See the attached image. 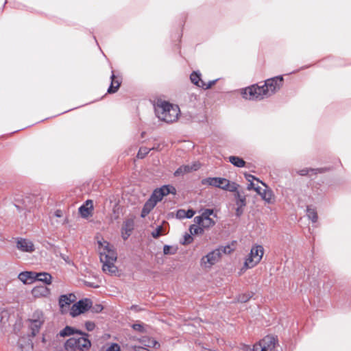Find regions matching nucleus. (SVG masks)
Here are the masks:
<instances>
[{
    "instance_id": "f257e3e1",
    "label": "nucleus",
    "mask_w": 351,
    "mask_h": 351,
    "mask_svg": "<svg viewBox=\"0 0 351 351\" xmlns=\"http://www.w3.org/2000/svg\"><path fill=\"white\" fill-rule=\"evenodd\" d=\"M282 76H276L265 81L263 86L252 85L242 90L243 97L249 100H261L276 93L282 87Z\"/></svg>"
},
{
    "instance_id": "f03ea898",
    "label": "nucleus",
    "mask_w": 351,
    "mask_h": 351,
    "mask_svg": "<svg viewBox=\"0 0 351 351\" xmlns=\"http://www.w3.org/2000/svg\"><path fill=\"white\" fill-rule=\"evenodd\" d=\"M59 335L63 337L73 335L65 343L64 346L67 350H83L90 346V341L87 338L88 335L75 330L72 327L66 326L60 332Z\"/></svg>"
},
{
    "instance_id": "7ed1b4c3",
    "label": "nucleus",
    "mask_w": 351,
    "mask_h": 351,
    "mask_svg": "<svg viewBox=\"0 0 351 351\" xmlns=\"http://www.w3.org/2000/svg\"><path fill=\"white\" fill-rule=\"evenodd\" d=\"M98 245L100 260L103 263L102 269L104 271L110 274H115L117 268L114 265V263L117 261V254L114 247L106 241H99Z\"/></svg>"
},
{
    "instance_id": "20e7f679",
    "label": "nucleus",
    "mask_w": 351,
    "mask_h": 351,
    "mask_svg": "<svg viewBox=\"0 0 351 351\" xmlns=\"http://www.w3.org/2000/svg\"><path fill=\"white\" fill-rule=\"evenodd\" d=\"M155 112L160 120L173 123L178 120L180 110L177 105L167 101H158L155 106Z\"/></svg>"
},
{
    "instance_id": "39448f33",
    "label": "nucleus",
    "mask_w": 351,
    "mask_h": 351,
    "mask_svg": "<svg viewBox=\"0 0 351 351\" xmlns=\"http://www.w3.org/2000/svg\"><path fill=\"white\" fill-rule=\"evenodd\" d=\"M203 185H208L219 188L221 189L235 192L238 189L239 185L235 182H231L230 180L218 177L206 178L202 180Z\"/></svg>"
},
{
    "instance_id": "423d86ee",
    "label": "nucleus",
    "mask_w": 351,
    "mask_h": 351,
    "mask_svg": "<svg viewBox=\"0 0 351 351\" xmlns=\"http://www.w3.org/2000/svg\"><path fill=\"white\" fill-rule=\"evenodd\" d=\"M264 254V249L261 245L253 246L248 257L244 263V267L250 269L255 267L262 259Z\"/></svg>"
},
{
    "instance_id": "0eeeda50",
    "label": "nucleus",
    "mask_w": 351,
    "mask_h": 351,
    "mask_svg": "<svg viewBox=\"0 0 351 351\" xmlns=\"http://www.w3.org/2000/svg\"><path fill=\"white\" fill-rule=\"evenodd\" d=\"M222 250L220 248L215 249L200 259V267L204 269H210L215 265L221 258Z\"/></svg>"
},
{
    "instance_id": "6e6552de",
    "label": "nucleus",
    "mask_w": 351,
    "mask_h": 351,
    "mask_svg": "<svg viewBox=\"0 0 351 351\" xmlns=\"http://www.w3.org/2000/svg\"><path fill=\"white\" fill-rule=\"evenodd\" d=\"M214 214L213 210L206 209L202 215L194 218V221L197 225L201 226L204 229H208L213 227L215 224L213 219L210 216Z\"/></svg>"
},
{
    "instance_id": "1a4fd4ad",
    "label": "nucleus",
    "mask_w": 351,
    "mask_h": 351,
    "mask_svg": "<svg viewBox=\"0 0 351 351\" xmlns=\"http://www.w3.org/2000/svg\"><path fill=\"white\" fill-rule=\"evenodd\" d=\"M29 322L30 323L32 334L33 336H35L39 332L40 327L45 322V317L43 311L40 310L35 311L29 319Z\"/></svg>"
},
{
    "instance_id": "9d476101",
    "label": "nucleus",
    "mask_w": 351,
    "mask_h": 351,
    "mask_svg": "<svg viewBox=\"0 0 351 351\" xmlns=\"http://www.w3.org/2000/svg\"><path fill=\"white\" fill-rule=\"evenodd\" d=\"M276 339L272 336H266L254 346L252 351H274Z\"/></svg>"
},
{
    "instance_id": "9b49d317",
    "label": "nucleus",
    "mask_w": 351,
    "mask_h": 351,
    "mask_svg": "<svg viewBox=\"0 0 351 351\" xmlns=\"http://www.w3.org/2000/svg\"><path fill=\"white\" fill-rule=\"evenodd\" d=\"M176 190L174 186L171 185H165L159 189L154 190L150 197V199L152 200H154V202L157 204L158 202L162 200L164 196H166L170 193L176 194Z\"/></svg>"
},
{
    "instance_id": "f8f14e48",
    "label": "nucleus",
    "mask_w": 351,
    "mask_h": 351,
    "mask_svg": "<svg viewBox=\"0 0 351 351\" xmlns=\"http://www.w3.org/2000/svg\"><path fill=\"white\" fill-rule=\"evenodd\" d=\"M92 302L88 299L80 300L74 304L70 311L72 317H75L88 311L91 306Z\"/></svg>"
},
{
    "instance_id": "ddd939ff",
    "label": "nucleus",
    "mask_w": 351,
    "mask_h": 351,
    "mask_svg": "<svg viewBox=\"0 0 351 351\" xmlns=\"http://www.w3.org/2000/svg\"><path fill=\"white\" fill-rule=\"evenodd\" d=\"M234 196L235 199V215L237 217H240L243 214L245 208L247 204L246 197L245 195L241 194L237 190L235 191Z\"/></svg>"
},
{
    "instance_id": "4468645a",
    "label": "nucleus",
    "mask_w": 351,
    "mask_h": 351,
    "mask_svg": "<svg viewBox=\"0 0 351 351\" xmlns=\"http://www.w3.org/2000/svg\"><path fill=\"white\" fill-rule=\"evenodd\" d=\"M16 248L23 252L32 253L35 251V246L33 242L24 238H18L16 242Z\"/></svg>"
},
{
    "instance_id": "2eb2a0df",
    "label": "nucleus",
    "mask_w": 351,
    "mask_h": 351,
    "mask_svg": "<svg viewBox=\"0 0 351 351\" xmlns=\"http://www.w3.org/2000/svg\"><path fill=\"white\" fill-rule=\"evenodd\" d=\"M191 81L193 84L196 85L198 87L202 88L204 89H208L213 86L217 80L210 81L208 84H206L202 79L201 75L199 73L193 72L191 74L190 76Z\"/></svg>"
},
{
    "instance_id": "dca6fc26",
    "label": "nucleus",
    "mask_w": 351,
    "mask_h": 351,
    "mask_svg": "<svg viewBox=\"0 0 351 351\" xmlns=\"http://www.w3.org/2000/svg\"><path fill=\"white\" fill-rule=\"evenodd\" d=\"M200 167L201 165L198 162H195L192 165H182L174 172V176L177 177L183 176L187 173L198 170Z\"/></svg>"
},
{
    "instance_id": "f3484780",
    "label": "nucleus",
    "mask_w": 351,
    "mask_h": 351,
    "mask_svg": "<svg viewBox=\"0 0 351 351\" xmlns=\"http://www.w3.org/2000/svg\"><path fill=\"white\" fill-rule=\"evenodd\" d=\"M37 276V272L32 271H25L21 272L18 278L25 285L32 284L36 281V277Z\"/></svg>"
},
{
    "instance_id": "a211bd4d",
    "label": "nucleus",
    "mask_w": 351,
    "mask_h": 351,
    "mask_svg": "<svg viewBox=\"0 0 351 351\" xmlns=\"http://www.w3.org/2000/svg\"><path fill=\"white\" fill-rule=\"evenodd\" d=\"M50 294V289L45 286H36L32 289V295L35 298H47Z\"/></svg>"
},
{
    "instance_id": "6ab92c4d",
    "label": "nucleus",
    "mask_w": 351,
    "mask_h": 351,
    "mask_svg": "<svg viewBox=\"0 0 351 351\" xmlns=\"http://www.w3.org/2000/svg\"><path fill=\"white\" fill-rule=\"evenodd\" d=\"M75 295L73 294L62 295L59 299V305L62 311L69 307L74 302Z\"/></svg>"
},
{
    "instance_id": "aec40b11",
    "label": "nucleus",
    "mask_w": 351,
    "mask_h": 351,
    "mask_svg": "<svg viewBox=\"0 0 351 351\" xmlns=\"http://www.w3.org/2000/svg\"><path fill=\"white\" fill-rule=\"evenodd\" d=\"M93 209V203L92 200L88 199L85 204L79 208V212L82 217L86 218L91 215Z\"/></svg>"
},
{
    "instance_id": "412c9836",
    "label": "nucleus",
    "mask_w": 351,
    "mask_h": 351,
    "mask_svg": "<svg viewBox=\"0 0 351 351\" xmlns=\"http://www.w3.org/2000/svg\"><path fill=\"white\" fill-rule=\"evenodd\" d=\"M10 313L7 309H0V332H3L9 325Z\"/></svg>"
},
{
    "instance_id": "4be33fe9",
    "label": "nucleus",
    "mask_w": 351,
    "mask_h": 351,
    "mask_svg": "<svg viewBox=\"0 0 351 351\" xmlns=\"http://www.w3.org/2000/svg\"><path fill=\"white\" fill-rule=\"evenodd\" d=\"M134 228V221L132 219L127 220L122 228V237L124 240L127 239L130 235Z\"/></svg>"
},
{
    "instance_id": "5701e85b",
    "label": "nucleus",
    "mask_w": 351,
    "mask_h": 351,
    "mask_svg": "<svg viewBox=\"0 0 351 351\" xmlns=\"http://www.w3.org/2000/svg\"><path fill=\"white\" fill-rule=\"evenodd\" d=\"M52 276L47 272H37V276L36 277V281H40L45 285H49L52 282Z\"/></svg>"
},
{
    "instance_id": "b1692460",
    "label": "nucleus",
    "mask_w": 351,
    "mask_h": 351,
    "mask_svg": "<svg viewBox=\"0 0 351 351\" xmlns=\"http://www.w3.org/2000/svg\"><path fill=\"white\" fill-rule=\"evenodd\" d=\"M111 84L108 89V93H114L117 92L121 84V82L115 77L113 73L111 75Z\"/></svg>"
},
{
    "instance_id": "393cba45",
    "label": "nucleus",
    "mask_w": 351,
    "mask_h": 351,
    "mask_svg": "<svg viewBox=\"0 0 351 351\" xmlns=\"http://www.w3.org/2000/svg\"><path fill=\"white\" fill-rule=\"evenodd\" d=\"M154 202V200H152L150 198L147 201L142 210V217L147 216L149 212L155 207L156 204Z\"/></svg>"
},
{
    "instance_id": "a878e982",
    "label": "nucleus",
    "mask_w": 351,
    "mask_h": 351,
    "mask_svg": "<svg viewBox=\"0 0 351 351\" xmlns=\"http://www.w3.org/2000/svg\"><path fill=\"white\" fill-rule=\"evenodd\" d=\"M19 344L23 351H29L32 348V345L29 338L20 339L19 340Z\"/></svg>"
},
{
    "instance_id": "bb28decb",
    "label": "nucleus",
    "mask_w": 351,
    "mask_h": 351,
    "mask_svg": "<svg viewBox=\"0 0 351 351\" xmlns=\"http://www.w3.org/2000/svg\"><path fill=\"white\" fill-rule=\"evenodd\" d=\"M228 160L233 165L237 167H243L245 165V162L241 158H239L238 156H230Z\"/></svg>"
},
{
    "instance_id": "cd10ccee",
    "label": "nucleus",
    "mask_w": 351,
    "mask_h": 351,
    "mask_svg": "<svg viewBox=\"0 0 351 351\" xmlns=\"http://www.w3.org/2000/svg\"><path fill=\"white\" fill-rule=\"evenodd\" d=\"M262 199L268 204H274L276 201L275 195L270 188L268 189L266 194H265Z\"/></svg>"
},
{
    "instance_id": "c85d7f7f",
    "label": "nucleus",
    "mask_w": 351,
    "mask_h": 351,
    "mask_svg": "<svg viewBox=\"0 0 351 351\" xmlns=\"http://www.w3.org/2000/svg\"><path fill=\"white\" fill-rule=\"evenodd\" d=\"M306 215L308 219H311L313 223L317 221V214L315 208L308 206L306 208Z\"/></svg>"
},
{
    "instance_id": "c756f323",
    "label": "nucleus",
    "mask_w": 351,
    "mask_h": 351,
    "mask_svg": "<svg viewBox=\"0 0 351 351\" xmlns=\"http://www.w3.org/2000/svg\"><path fill=\"white\" fill-rule=\"evenodd\" d=\"M189 231L191 234H202L204 229L201 226L196 223L190 226Z\"/></svg>"
},
{
    "instance_id": "7c9ffc66",
    "label": "nucleus",
    "mask_w": 351,
    "mask_h": 351,
    "mask_svg": "<svg viewBox=\"0 0 351 351\" xmlns=\"http://www.w3.org/2000/svg\"><path fill=\"white\" fill-rule=\"evenodd\" d=\"M165 233V230L162 226H158L152 232V236L154 238H158Z\"/></svg>"
},
{
    "instance_id": "2f4dec72",
    "label": "nucleus",
    "mask_w": 351,
    "mask_h": 351,
    "mask_svg": "<svg viewBox=\"0 0 351 351\" xmlns=\"http://www.w3.org/2000/svg\"><path fill=\"white\" fill-rule=\"evenodd\" d=\"M247 180L250 182V184L247 186V190H252L253 189V187L254 186V182H253V180H256L257 182H259V180L256 179L254 176L252 175H247L245 176Z\"/></svg>"
},
{
    "instance_id": "473e14b6",
    "label": "nucleus",
    "mask_w": 351,
    "mask_h": 351,
    "mask_svg": "<svg viewBox=\"0 0 351 351\" xmlns=\"http://www.w3.org/2000/svg\"><path fill=\"white\" fill-rule=\"evenodd\" d=\"M252 293H247L239 295L237 298V300L240 302H246L252 297Z\"/></svg>"
},
{
    "instance_id": "72a5a7b5",
    "label": "nucleus",
    "mask_w": 351,
    "mask_h": 351,
    "mask_svg": "<svg viewBox=\"0 0 351 351\" xmlns=\"http://www.w3.org/2000/svg\"><path fill=\"white\" fill-rule=\"evenodd\" d=\"M150 150H151L150 148H147L145 147H141L138 150V152L137 154V157L138 158H143L149 153V152Z\"/></svg>"
},
{
    "instance_id": "f704fd0d",
    "label": "nucleus",
    "mask_w": 351,
    "mask_h": 351,
    "mask_svg": "<svg viewBox=\"0 0 351 351\" xmlns=\"http://www.w3.org/2000/svg\"><path fill=\"white\" fill-rule=\"evenodd\" d=\"M317 171V169L304 168L299 170L298 171V173L301 176H306L310 172H311L312 173H316Z\"/></svg>"
},
{
    "instance_id": "c9c22d12",
    "label": "nucleus",
    "mask_w": 351,
    "mask_h": 351,
    "mask_svg": "<svg viewBox=\"0 0 351 351\" xmlns=\"http://www.w3.org/2000/svg\"><path fill=\"white\" fill-rule=\"evenodd\" d=\"M132 327L136 331H138L140 332H145L143 324H142L141 323L134 324L132 326Z\"/></svg>"
},
{
    "instance_id": "e433bc0d",
    "label": "nucleus",
    "mask_w": 351,
    "mask_h": 351,
    "mask_svg": "<svg viewBox=\"0 0 351 351\" xmlns=\"http://www.w3.org/2000/svg\"><path fill=\"white\" fill-rule=\"evenodd\" d=\"M193 241V238L191 237V233L190 234H185L184 236V241L182 242L183 245L189 244Z\"/></svg>"
},
{
    "instance_id": "4c0bfd02",
    "label": "nucleus",
    "mask_w": 351,
    "mask_h": 351,
    "mask_svg": "<svg viewBox=\"0 0 351 351\" xmlns=\"http://www.w3.org/2000/svg\"><path fill=\"white\" fill-rule=\"evenodd\" d=\"M120 346L117 343L111 344L106 350V351H120Z\"/></svg>"
},
{
    "instance_id": "58836bf2",
    "label": "nucleus",
    "mask_w": 351,
    "mask_h": 351,
    "mask_svg": "<svg viewBox=\"0 0 351 351\" xmlns=\"http://www.w3.org/2000/svg\"><path fill=\"white\" fill-rule=\"evenodd\" d=\"M176 217L178 219H184V218H186L185 210H183V209L178 210L177 211V213H176Z\"/></svg>"
},
{
    "instance_id": "ea45409f",
    "label": "nucleus",
    "mask_w": 351,
    "mask_h": 351,
    "mask_svg": "<svg viewBox=\"0 0 351 351\" xmlns=\"http://www.w3.org/2000/svg\"><path fill=\"white\" fill-rule=\"evenodd\" d=\"M85 326L87 330L92 331L94 330L95 325L92 322H86L85 324Z\"/></svg>"
},
{
    "instance_id": "a19ab883",
    "label": "nucleus",
    "mask_w": 351,
    "mask_h": 351,
    "mask_svg": "<svg viewBox=\"0 0 351 351\" xmlns=\"http://www.w3.org/2000/svg\"><path fill=\"white\" fill-rule=\"evenodd\" d=\"M171 250V247L166 245L163 247V252L165 254H173L175 253V252H172Z\"/></svg>"
},
{
    "instance_id": "79ce46f5",
    "label": "nucleus",
    "mask_w": 351,
    "mask_h": 351,
    "mask_svg": "<svg viewBox=\"0 0 351 351\" xmlns=\"http://www.w3.org/2000/svg\"><path fill=\"white\" fill-rule=\"evenodd\" d=\"M261 183L263 185L264 188H263V189L261 191V193H258V195L261 197V198H263L265 194H266L269 187L265 183L262 182Z\"/></svg>"
},
{
    "instance_id": "37998d69",
    "label": "nucleus",
    "mask_w": 351,
    "mask_h": 351,
    "mask_svg": "<svg viewBox=\"0 0 351 351\" xmlns=\"http://www.w3.org/2000/svg\"><path fill=\"white\" fill-rule=\"evenodd\" d=\"M186 218H191L195 215V211L192 209L185 210Z\"/></svg>"
},
{
    "instance_id": "c03bdc74",
    "label": "nucleus",
    "mask_w": 351,
    "mask_h": 351,
    "mask_svg": "<svg viewBox=\"0 0 351 351\" xmlns=\"http://www.w3.org/2000/svg\"><path fill=\"white\" fill-rule=\"evenodd\" d=\"M54 215H55V217H56L62 218V217H63V212H62V210H59V209H58V210H56L55 211V213H54Z\"/></svg>"
},
{
    "instance_id": "a18cd8bd",
    "label": "nucleus",
    "mask_w": 351,
    "mask_h": 351,
    "mask_svg": "<svg viewBox=\"0 0 351 351\" xmlns=\"http://www.w3.org/2000/svg\"><path fill=\"white\" fill-rule=\"evenodd\" d=\"M102 306L101 305H97L95 307H94V311L95 312H100L102 310Z\"/></svg>"
},
{
    "instance_id": "49530a36",
    "label": "nucleus",
    "mask_w": 351,
    "mask_h": 351,
    "mask_svg": "<svg viewBox=\"0 0 351 351\" xmlns=\"http://www.w3.org/2000/svg\"><path fill=\"white\" fill-rule=\"evenodd\" d=\"M263 189V188L260 186H257V187L254 188V191L258 194L261 193V191Z\"/></svg>"
},
{
    "instance_id": "de8ad7c7",
    "label": "nucleus",
    "mask_w": 351,
    "mask_h": 351,
    "mask_svg": "<svg viewBox=\"0 0 351 351\" xmlns=\"http://www.w3.org/2000/svg\"><path fill=\"white\" fill-rule=\"evenodd\" d=\"M227 248H229V247H224V248H223V252L224 253H226V252H227V251H226V249H227Z\"/></svg>"
},
{
    "instance_id": "09e8293b",
    "label": "nucleus",
    "mask_w": 351,
    "mask_h": 351,
    "mask_svg": "<svg viewBox=\"0 0 351 351\" xmlns=\"http://www.w3.org/2000/svg\"><path fill=\"white\" fill-rule=\"evenodd\" d=\"M131 308H132V309H134V310H136V306H132L131 307Z\"/></svg>"
},
{
    "instance_id": "8fccbe9b",
    "label": "nucleus",
    "mask_w": 351,
    "mask_h": 351,
    "mask_svg": "<svg viewBox=\"0 0 351 351\" xmlns=\"http://www.w3.org/2000/svg\"><path fill=\"white\" fill-rule=\"evenodd\" d=\"M257 186H258V185L257 184L254 183V186L253 187V190H254V188L257 187Z\"/></svg>"
},
{
    "instance_id": "3c124183",
    "label": "nucleus",
    "mask_w": 351,
    "mask_h": 351,
    "mask_svg": "<svg viewBox=\"0 0 351 351\" xmlns=\"http://www.w3.org/2000/svg\"><path fill=\"white\" fill-rule=\"evenodd\" d=\"M62 223H64L66 222V219H63V220L61 221Z\"/></svg>"
},
{
    "instance_id": "603ef678",
    "label": "nucleus",
    "mask_w": 351,
    "mask_h": 351,
    "mask_svg": "<svg viewBox=\"0 0 351 351\" xmlns=\"http://www.w3.org/2000/svg\"><path fill=\"white\" fill-rule=\"evenodd\" d=\"M153 342H154V346H155L156 344H157V342H156V341H153Z\"/></svg>"
},
{
    "instance_id": "864d4df0",
    "label": "nucleus",
    "mask_w": 351,
    "mask_h": 351,
    "mask_svg": "<svg viewBox=\"0 0 351 351\" xmlns=\"http://www.w3.org/2000/svg\"><path fill=\"white\" fill-rule=\"evenodd\" d=\"M142 351H148V350L146 348H143V350H142Z\"/></svg>"
},
{
    "instance_id": "5fc2aeb1",
    "label": "nucleus",
    "mask_w": 351,
    "mask_h": 351,
    "mask_svg": "<svg viewBox=\"0 0 351 351\" xmlns=\"http://www.w3.org/2000/svg\"><path fill=\"white\" fill-rule=\"evenodd\" d=\"M142 351H148V350L146 348H143V350H142Z\"/></svg>"
}]
</instances>
